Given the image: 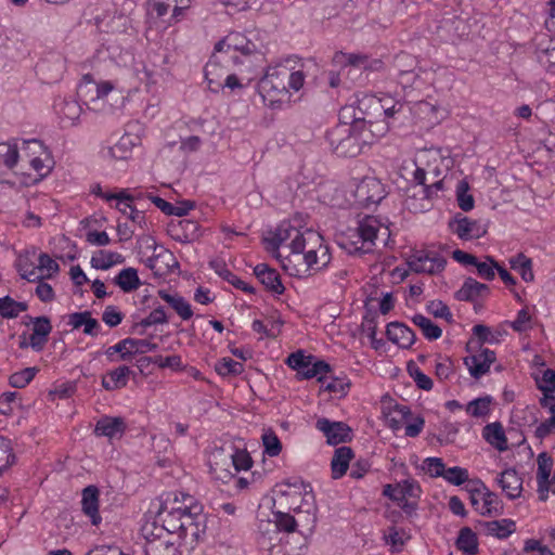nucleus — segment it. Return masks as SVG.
<instances>
[{
  "instance_id": "nucleus-1",
  "label": "nucleus",
  "mask_w": 555,
  "mask_h": 555,
  "mask_svg": "<svg viewBox=\"0 0 555 555\" xmlns=\"http://www.w3.org/2000/svg\"><path fill=\"white\" fill-rule=\"evenodd\" d=\"M206 515L191 495L183 503L149 516L141 526L145 555H182L179 541L193 545L205 534Z\"/></svg>"
},
{
  "instance_id": "nucleus-2",
  "label": "nucleus",
  "mask_w": 555,
  "mask_h": 555,
  "mask_svg": "<svg viewBox=\"0 0 555 555\" xmlns=\"http://www.w3.org/2000/svg\"><path fill=\"white\" fill-rule=\"evenodd\" d=\"M308 68V62L296 56L269 65L258 82L262 103L271 109H281L289 104L293 93L304 88Z\"/></svg>"
},
{
  "instance_id": "nucleus-3",
  "label": "nucleus",
  "mask_w": 555,
  "mask_h": 555,
  "mask_svg": "<svg viewBox=\"0 0 555 555\" xmlns=\"http://www.w3.org/2000/svg\"><path fill=\"white\" fill-rule=\"evenodd\" d=\"M305 242L298 260H281L283 269L292 276L306 278L312 271L325 269L332 260L330 246L319 232L308 231Z\"/></svg>"
},
{
  "instance_id": "nucleus-4",
  "label": "nucleus",
  "mask_w": 555,
  "mask_h": 555,
  "mask_svg": "<svg viewBox=\"0 0 555 555\" xmlns=\"http://www.w3.org/2000/svg\"><path fill=\"white\" fill-rule=\"evenodd\" d=\"M273 500L274 505L302 515L307 526H314L317 521L314 495L309 483L299 478L283 481L276 485Z\"/></svg>"
},
{
  "instance_id": "nucleus-5",
  "label": "nucleus",
  "mask_w": 555,
  "mask_h": 555,
  "mask_svg": "<svg viewBox=\"0 0 555 555\" xmlns=\"http://www.w3.org/2000/svg\"><path fill=\"white\" fill-rule=\"evenodd\" d=\"M366 120L360 117L351 122L340 121L327 131L326 139L333 152L343 157H354L361 153L363 145H367L373 135L365 130Z\"/></svg>"
},
{
  "instance_id": "nucleus-6",
  "label": "nucleus",
  "mask_w": 555,
  "mask_h": 555,
  "mask_svg": "<svg viewBox=\"0 0 555 555\" xmlns=\"http://www.w3.org/2000/svg\"><path fill=\"white\" fill-rule=\"evenodd\" d=\"M22 162L33 170H21L18 178L13 183L20 188L31 186L50 175L54 167V160L49 149L37 139L23 140L21 145Z\"/></svg>"
},
{
  "instance_id": "nucleus-7",
  "label": "nucleus",
  "mask_w": 555,
  "mask_h": 555,
  "mask_svg": "<svg viewBox=\"0 0 555 555\" xmlns=\"http://www.w3.org/2000/svg\"><path fill=\"white\" fill-rule=\"evenodd\" d=\"M216 53H225L235 66L254 74L263 62V53L256 43L241 33H230L215 46Z\"/></svg>"
},
{
  "instance_id": "nucleus-8",
  "label": "nucleus",
  "mask_w": 555,
  "mask_h": 555,
  "mask_svg": "<svg viewBox=\"0 0 555 555\" xmlns=\"http://www.w3.org/2000/svg\"><path fill=\"white\" fill-rule=\"evenodd\" d=\"M299 217L284 220L278 227L268 233L264 237L267 249L271 251L279 250L281 247L288 248L289 253L282 260H298L299 248L305 247L307 232L312 229L305 228Z\"/></svg>"
},
{
  "instance_id": "nucleus-9",
  "label": "nucleus",
  "mask_w": 555,
  "mask_h": 555,
  "mask_svg": "<svg viewBox=\"0 0 555 555\" xmlns=\"http://www.w3.org/2000/svg\"><path fill=\"white\" fill-rule=\"evenodd\" d=\"M452 165L448 152L441 149H426L420 151L413 160V180L417 184L428 185L433 181L443 179Z\"/></svg>"
},
{
  "instance_id": "nucleus-10",
  "label": "nucleus",
  "mask_w": 555,
  "mask_h": 555,
  "mask_svg": "<svg viewBox=\"0 0 555 555\" xmlns=\"http://www.w3.org/2000/svg\"><path fill=\"white\" fill-rule=\"evenodd\" d=\"M470 493V503L475 511L482 516H499L503 512V503L499 495L485 485L480 479H474L466 486Z\"/></svg>"
},
{
  "instance_id": "nucleus-11",
  "label": "nucleus",
  "mask_w": 555,
  "mask_h": 555,
  "mask_svg": "<svg viewBox=\"0 0 555 555\" xmlns=\"http://www.w3.org/2000/svg\"><path fill=\"white\" fill-rule=\"evenodd\" d=\"M210 476L223 483L233 478V446L212 447L207 453Z\"/></svg>"
},
{
  "instance_id": "nucleus-12",
  "label": "nucleus",
  "mask_w": 555,
  "mask_h": 555,
  "mask_svg": "<svg viewBox=\"0 0 555 555\" xmlns=\"http://www.w3.org/2000/svg\"><path fill=\"white\" fill-rule=\"evenodd\" d=\"M21 158V146L16 141L0 142V183L18 189L20 184L13 183L21 171L16 170Z\"/></svg>"
},
{
  "instance_id": "nucleus-13",
  "label": "nucleus",
  "mask_w": 555,
  "mask_h": 555,
  "mask_svg": "<svg viewBox=\"0 0 555 555\" xmlns=\"http://www.w3.org/2000/svg\"><path fill=\"white\" fill-rule=\"evenodd\" d=\"M442 191V183L440 180L433 181L428 185L417 184L408 189V195L404 201L405 207L412 212H424L431 208L433 201Z\"/></svg>"
},
{
  "instance_id": "nucleus-14",
  "label": "nucleus",
  "mask_w": 555,
  "mask_h": 555,
  "mask_svg": "<svg viewBox=\"0 0 555 555\" xmlns=\"http://www.w3.org/2000/svg\"><path fill=\"white\" fill-rule=\"evenodd\" d=\"M286 364L297 372L300 379L318 377L319 380H323V375L331 370L326 362L318 361L314 357L306 356L301 351L291 353L286 359Z\"/></svg>"
},
{
  "instance_id": "nucleus-15",
  "label": "nucleus",
  "mask_w": 555,
  "mask_h": 555,
  "mask_svg": "<svg viewBox=\"0 0 555 555\" xmlns=\"http://www.w3.org/2000/svg\"><path fill=\"white\" fill-rule=\"evenodd\" d=\"M115 89V83L111 80L96 81L92 75L86 74L82 76L78 85V94L88 104L93 105L94 108L99 104L104 103L107 95Z\"/></svg>"
},
{
  "instance_id": "nucleus-16",
  "label": "nucleus",
  "mask_w": 555,
  "mask_h": 555,
  "mask_svg": "<svg viewBox=\"0 0 555 555\" xmlns=\"http://www.w3.org/2000/svg\"><path fill=\"white\" fill-rule=\"evenodd\" d=\"M449 231L461 241H474L487 234V225L479 220L470 219L462 214H456L448 222Z\"/></svg>"
},
{
  "instance_id": "nucleus-17",
  "label": "nucleus",
  "mask_w": 555,
  "mask_h": 555,
  "mask_svg": "<svg viewBox=\"0 0 555 555\" xmlns=\"http://www.w3.org/2000/svg\"><path fill=\"white\" fill-rule=\"evenodd\" d=\"M447 264L446 258L436 251L417 250L408 259L410 270L415 273L438 274Z\"/></svg>"
},
{
  "instance_id": "nucleus-18",
  "label": "nucleus",
  "mask_w": 555,
  "mask_h": 555,
  "mask_svg": "<svg viewBox=\"0 0 555 555\" xmlns=\"http://www.w3.org/2000/svg\"><path fill=\"white\" fill-rule=\"evenodd\" d=\"M554 462L551 455L542 452L537 457V492L541 501L555 493V475L552 476Z\"/></svg>"
},
{
  "instance_id": "nucleus-19",
  "label": "nucleus",
  "mask_w": 555,
  "mask_h": 555,
  "mask_svg": "<svg viewBox=\"0 0 555 555\" xmlns=\"http://www.w3.org/2000/svg\"><path fill=\"white\" fill-rule=\"evenodd\" d=\"M138 142L139 139L137 137L126 133L115 144L102 149V158L111 165L117 162L126 163L131 158Z\"/></svg>"
},
{
  "instance_id": "nucleus-20",
  "label": "nucleus",
  "mask_w": 555,
  "mask_h": 555,
  "mask_svg": "<svg viewBox=\"0 0 555 555\" xmlns=\"http://www.w3.org/2000/svg\"><path fill=\"white\" fill-rule=\"evenodd\" d=\"M385 195L384 184L375 177L363 178L354 190L357 202L364 206L379 203Z\"/></svg>"
},
{
  "instance_id": "nucleus-21",
  "label": "nucleus",
  "mask_w": 555,
  "mask_h": 555,
  "mask_svg": "<svg viewBox=\"0 0 555 555\" xmlns=\"http://www.w3.org/2000/svg\"><path fill=\"white\" fill-rule=\"evenodd\" d=\"M495 360L496 356L493 350L479 348L477 351L464 358V364L469 375L475 379H479L490 372V367Z\"/></svg>"
},
{
  "instance_id": "nucleus-22",
  "label": "nucleus",
  "mask_w": 555,
  "mask_h": 555,
  "mask_svg": "<svg viewBox=\"0 0 555 555\" xmlns=\"http://www.w3.org/2000/svg\"><path fill=\"white\" fill-rule=\"evenodd\" d=\"M315 428L326 437L327 443L332 446L346 442L350 439V428L343 422L322 417L317 421Z\"/></svg>"
},
{
  "instance_id": "nucleus-23",
  "label": "nucleus",
  "mask_w": 555,
  "mask_h": 555,
  "mask_svg": "<svg viewBox=\"0 0 555 555\" xmlns=\"http://www.w3.org/2000/svg\"><path fill=\"white\" fill-rule=\"evenodd\" d=\"M496 486L509 500H516L522 493V477L515 468H506L495 477Z\"/></svg>"
},
{
  "instance_id": "nucleus-24",
  "label": "nucleus",
  "mask_w": 555,
  "mask_h": 555,
  "mask_svg": "<svg viewBox=\"0 0 555 555\" xmlns=\"http://www.w3.org/2000/svg\"><path fill=\"white\" fill-rule=\"evenodd\" d=\"M52 331V325L47 317H37L33 319V332L27 343H21L20 347H30L35 351H41L48 341Z\"/></svg>"
},
{
  "instance_id": "nucleus-25",
  "label": "nucleus",
  "mask_w": 555,
  "mask_h": 555,
  "mask_svg": "<svg viewBox=\"0 0 555 555\" xmlns=\"http://www.w3.org/2000/svg\"><path fill=\"white\" fill-rule=\"evenodd\" d=\"M359 223L365 236L362 246L369 248L370 253L375 247V243L379 236H389L388 228L385 227L377 217L365 216L363 219L359 221Z\"/></svg>"
},
{
  "instance_id": "nucleus-26",
  "label": "nucleus",
  "mask_w": 555,
  "mask_h": 555,
  "mask_svg": "<svg viewBox=\"0 0 555 555\" xmlns=\"http://www.w3.org/2000/svg\"><path fill=\"white\" fill-rule=\"evenodd\" d=\"M411 409L405 404H399L392 400L383 402V414L387 425L392 430H399L410 420Z\"/></svg>"
},
{
  "instance_id": "nucleus-27",
  "label": "nucleus",
  "mask_w": 555,
  "mask_h": 555,
  "mask_svg": "<svg viewBox=\"0 0 555 555\" xmlns=\"http://www.w3.org/2000/svg\"><path fill=\"white\" fill-rule=\"evenodd\" d=\"M53 108L63 127L76 125L82 112L80 104L73 99H57Z\"/></svg>"
},
{
  "instance_id": "nucleus-28",
  "label": "nucleus",
  "mask_w": 555,
  "mask_h": 555,
  "mask_svg": "<svg viewBox=\"0 0 555 555\" xmlns=\"http://www.w3.org/2000/svg\"><path fill=\"white\" fill-rule=\"evenodd\" d=\"M254 274L267 291L275 295H282L284 293L285 287L281 281L279 272L275 269L270 268L267 263H258L254 268Z\"/></svg>"
},
{
  "instance_id": "nucleus-29",
  "label": "nucleus",
  "mask_w": 555,
  "mask_h": 555,
  "mask_svg": "<svg viewBox=\"0 0 555 555\" xmlns=\"http://www.w3.org/2000/svg\"><path fill=\"white\" fill-rule=\"evenodd\" d=\"M386 336L389 341L400 348H410L415 343L414 332L401 322H390L386 326Z\"/></svg>"
},
{
  "instance_id": "nucleus-30",
  "label": "nucleus",
  "mask_w": 555,
  "mask_h": 555,
  "mask_svg": "<svg viewBox=\"0 0 555 555\" xmlns=\"http://www.w3.org/2000/svg\"><path fill=\"white\" fill-rule=\"evenodd\" d=\"M125 430L126 423L122 417L104 416L96 422L94 434L113 440L121 438Z\"/></svg>"
},
{
  "instance_id": "nucleus-31",
  "label": "nucleus",
  "mask_w": 555,
  "mask_h": 555,
  "mask_svg": "<svg viewBox=\"0 0 555 555\" xmlns=\"http://www.w3.org/2000/svg\"><path fill=\"white\" fill-rule=\"evenodd\" d=\"M365 236L361 229L360 223L356 228H350L346 232L341 233L338 240V244L349 254L357 253H370V249L363 247Z\"/></svg>"
},
{
  "instance_id": "nucleus-32",
  "label": "nucleus",
  "mask_w": 555,
  "mask_h": 555,
  "mask_svg": "<svg viewBox=\"0 0 555 555\" xmlns=\"http://www.w3.org/2000/svg\"><path fill=\"white\" fill-rule=\"evenodd\" d=\"M99 489L95 486H88L82 490L81 507L92 525H99L102 518L99 514Z\"/></svg>"
},
{
  "instance_id": "nucleus-33",
  "label": "nucleus",
  "mask_w": 555,
  "mask_h": 555,
  "mask_svg": "<svg viewBox=\"0 0 555 555\" xmlns=\"http://www.w3.org/2000/svg\"><path fill=\"white\" fill-rule=\"evenodd\" d=\"M158 297L167 302L183 321L190 320L193 317L192 306L178 293L160 289L158 291Z\"/></svg>"
},
{
  "instance_id": "nucleus-34",
  "label": "nucleus",
  "mask_w": 555,
  "mask_h": 555,
  "mask_svg": "<svg viewBox=\"0 0 555 555\" xmlns=\"http://www.w3.org/2000/svg\"><path fill=\"white\" fill-rule=\"evenodd\" d=\"M131 370L126 365L111 370L102 377V387L108 391L121 389L127 386Z\"/></svg>"
},
{
  "instance_id": "nucleus-35",
  "label": "nucleus",
  "mask_w": 555,
  "mask_h": 555,
  "mask_svg": "<svg viewBox=\"0 0 555 555\" xmlns=\"http://www.w3.org/2000/svg\"><path fill=\"white\" fill-rule=\"evenodd\" d=\"M411 112L414 118L429 127L439 122V109L435 103L429 101H420L412 105Z\"/></svg>"
},
{
  "instance_id": "nucleus-36",
  "label": "nucleus",
  "mask_w": 555,
  "mask_h": 555,
  "mask_svg": "<svg viewBox=\"0 0 555 555\" xmlns=\"http://www.w3.org/2000/svg\"><path fill=\"white\" fill-rule=\"evenodd\" d=\"M482 438L500 452L507 450L508 443L501 423L493 422L486 425L482 429Z\"/></svg>"
},
{
  "instance_id": "nucleus-37",
  "label": "nucleus",
  "mask_w": 555,
  "mask_h": 555,
  "mask_svg": "<svg viewBox=\"0 0 555 555\" xmlns=\"http://www.w3.org/2000/svg\"><path fill=\"white\" fill-rule=\"evenodd\" d=\"M260 441L262 455L266 457H278L283 451V443L271 427L262 428Z\"/></svg>"
},
{
  "instance_id": "nucleus-38",
  "label": "nucleus",
  "mask_w": 555,
  "mask_h": 555,
  "mask_svg": "<svg viewBox=\"0 0 555 555\" xmlns=\"http://www.w3.org/2000/svg\"><path fill=\"white\" fill-rule=\"evenodd\" d=\"M352 457L353 453L349 447H340L335 451L331 462L332 476L334 479H339L347 473Z\"/></svg>"
},
{
  "instance_id": "nucleus-39",
  "label": "nucleus",
  "mask_w": 555,
  "mask_h": 555,
  "mask_svg": "<svg viewBox=\"0 0 555 555\" xmlns=\"http://www.w3.org/2000/svg\"><path fill=\"white\" fill-rule=\"evenodd\" d=\"M508 263L512 270L519 273L524 282L531 283L534 281L532 260L524 253H518L511 257Z\"/></svg>"
},
{
  "instance_id": "nucleus-40",
  "label": "nucleus",
  "mask_w": 555,
  "mask_h": 555,
  "mask_svg": "<svg viewBox=\"0 0 555 555\" xmlns=\"http://www.w3.org/2000/svg\"><path fill=\"white\" fill-rule=\"evenodd\" d=\"M124 256L117 251L99 250L91 257V267L96 270H108L109 268L122 263Z\"/></svg>"
},
{
  "instance_id": "nucleus-41",
  "label": "nucleus",
  "mask_w": 555,
  "mask_h": 555,
  "mask_svg": "<svg viewBox=\"0 0 555 555\" xmlns=\"http://www.w3.org/2000/svg\"><path fill=\"white\" fill-rule=\"evenodd\" d=\"M35 253H26L20 255L16 260V268L20 275L29 281L36 282L37 280H42V275L38 274V268L34 260Z\"/></svg>"
},
{
  "instance_id": "nucleus-42",
  "label": "nucleus",
  "mask_w": 555,
  "mask_h": 555,
  "mask_svg": "<svg viewBox=\"0 0 555 555\" xmlns=\"http://www.w3.org/2000/svg\"><path fill=\"white\" fill-rule=\"evenodd\" d=\"M114 283L124 293H131L138 289L141 285L137 269L131 267L120 270L119 273L114 278Z\"/></svg>"
},
{
  "instance_id": "nucleus-43",
  "label": "nucleus",
  "mask_w": 555,
  "mask_h": 555,
  "mask_svg": "<svg viewBox=\"0 0 555 555\" xmlns=\"http://www.w3.org/2000/svg\"><path fill=\"white\" fill-rule=\"evenodd\" d=\"M222 75V67L220 66L217 53L215 52L205 66V77L211 91L217 92L220 89H223L221 80Z\"/></svg>"
},
{
  "instance_id": "nucleus-44",
  "label": "nucleus",
  "mask_w": 555,
  "mask_h": 555,
  "mask_svg": "<svg viewBox=\"0 0 555 555\" xmlns=\"http://www.w3.org/2000/svg\"><path fill=\"white\" fill-rule=\"evenodd\" d=\"M537 57L547 72L555 74V37L548 39L545 43H540Z\"/></svg>"
},
{
  "instance_id": "nucleus-45",
  "label": "nucleus",
  "mask_w": 555,
  "mask_h": 555,
  "mask_svg": "<svg viewBox=\"0 0 555 555\" xmlns=\"http://www.w3.org/2000/svg\"><path fill=\"white\" fill-rule=\"evenodd\" d=\"M489 288L486 284H482L474 279H467L457 292V298L460 300H474L488 293Z\"/></svg>"
},
{
  "instance_id": "nucleus-46",
  "label": "nucleus",
  "mask_w": 555,
  "mask_h": 555,
  "mask_svg": "<svg viewBox=\"0 0 555 555\" xmlns=\"http://www.w3.org/2000/svg\"><path fill=\"white\" fill-rule=\"evenodd\" d=\"M486 530L489 534L499 539H505L509 537L516 530L515 521L511 519L491 520L485 524Z\"/></svg>"
},
{
  "instance_id": "nucleus-47",
  "label": "nucleus",
  "mask_w": 555,
  "mask_h": 555,
  "mask_svg": "<svg viewBox=\"0 0 555 555\" xmlns=\"http://www.w3.org/2000/svg\"><path fill=\"white\" fill-rule=\"evenodd\" d=\"M456 546L467 555H475L478 551L477 535L470 528H462L456 539Z\"/></svg>"
},
{
  "instance_id": "nucleus-48",
  "label": "nucleus",
  "mask_w": 555,
  "mask_h": 555,
  "mask_svg": "<svg viewBox=\"0 0 555 555\" xmlns=\"http://www.w3.org/2000/svg\"><path fill=\"white\" fill-rule=\"evenodd\" d=\"M412 321L427 339L436 340L441 337L442 330L427 317L418 313L412 318Z\"/></svg>"
},
{
  "instance_id": "nucleus-49",
  "label": "nucleus",
  "mask_w": 555,
  "mask_h": 555,
  "mask_svg": "<svg viewBox=\"0 0 555 555\" xmlns=\"http://www.w3.org/2000/svg\"><path fill=\"white\" fill-rule=\"evenodd\" d=\"M27 304L16 301L10 296L0 298V314L5 319H13L18 317L22 312L27 310Z\"/></svg>"
},
{
  "instance_id": "nucleus-50",
  "label": "nucleus",
  "mask_w": 555,
  "mask_h": 555,
  "mask_svg": "<svg viewBox=\"0 0 555 555\" xmlns=\"http://www.w3.org/2000/svg\"><path fill=\"white\" fill-rule=\"evenodd\" d=\"M215 370L222 377L237 376L244 372V365L229 357H224L217 361Z\"/></svg>"
},
{
  "instance_id": "nucleus-51",
  "label": "nucleus",
  "mask_w": 555,
  "mask_h": 555,
  "mask_svg": "<svg viewBox=\"0 0 555 555\" xmlns=\"http://www.w3.org/2000/svg\"><path fill=\"white\" fill-rule=\"evenodd\" d=\"M443 480L452 486H463L466 483L469 485V472L467 468L461 466L446 467Z\"/></svg>"
},
{
  "instance_id": "nucleus-52",
  "label": "nucleus",
  "mask_w": 555,
  "mask_h": 555,
  "mask_svg": "<svg viewBox=\"0 0 555 555\" xmlns=\"http://www.w3.org/2000/svg\"><path fill=\"white\" fill-rule=\"evenodd\" d=\"M469 183L463 179L457 182L455 195L459 207L463 211H470L475 206V201L473 195L469 193Z\"/></svg>"
},
{
  "instance_id": "nucleus-53",
  "label": "nucleus",
  "mask_w": 555,
  "mask_h": 555,
  "mask_svg": "<svg viewBox=\"0 0 555 555\" xmlns=\"http://www.w3.org/2000/svg\"><path fill=\"white\" fill-rule=\"evenodd\" d=\"M333 62L337 66H353L357 68H365L367 59L362 54L337 52L333 57Z\"/></svg>"
},
{
  "instance_id": "nucleus-54",
  "label": "nucleus",
  "mask_w": 555,
  "mask_h": 555,
  "mask_svg": "<svg viewBox=\"0 0 555 555\" xmlns=\"http://www.w3.org/2000/svg\"><path fill=\"white\" fill-rule=\"evenodd\" d=\"M37 260L38 274L42 275V280L51 279L59 273V263L48 254L41 253Z\"/></svg>"
},
{
  "instance_id": "nucleus-55",
  "label": "nucleus",
  "mask_w": 555,
  "mask_h": 555,
  "mask_svg": "<svg viewBox=\"0 0 555 555\" xmlns=\"http://www.w3.org/2000/svg\"><path fill=\"white\" fill-rule=\"evenodd\" d=\"M465 411L474 417H486L491 411V397L486 396L468 402Z\"/></svg>"
},
{
  "instance_id": "nucleus-56",
  "label": "nucleus",
  "mask_w": 555,
  "mask_h": 555,
  "mask_svg": "<svg viewBox=\"0 0 555 555\" xmlns=\"http://www.w3.org/2000/svg\"><path fill=\"white\" fill-rule=\"evenodd\" d=\"M421 469L430 478H442L446 470V465L441 457L429 456L423 460Z\"/></svg>"
},
{
  "instance_id": "nucleus-57",
  "label": "nucleus",
  "mask_w": 555,
  "mask_h": 555,
  "mask_svg": "<svg viewBox=\"0 0 555 555\" xmlns=\"http://www.w3.org/2000/svg\"><path fill=\"white\" fill-rule=\"evenodd\" d=\"M507 325L513 328V331L517 333H526L532 330V315L529 312L528 308L520 309L516 318L513 321H507Z\"/></svg>"
},
{
  "instance_id": "nucleus-58",
  "label": "nucleus",
  "mask_w": 555,
  "mask_h": 555,
  "mask_svg": "<svg viewBox=\"0 0 555 555\" xmlns=\"http://www.w3.org/2000/svg\"><path fill=\"white\" fill-rule=\"evenodd\" d=\"M146 360L154 363L159 369H170L172 371H183L185 369L182 358L179 354H171L168 357L155 356L154 358H147Z\"/></svg>"
},
{
  "instance_id": "nucleus-59",
  "label": "nucleus",
  "mask_w": 555,
  "mask_h": 555,
  "mask_svg": "<svg viewBox=\"0 0 555 555\" xmlns=\"http://www.w3.org/2000/svg\"><path fill=\"white\" fill-rule=\"evenodd\" d=\"M15 462L11 440L0 436V473L11 467Z\"/></svg>"
},
{
  "instance_id": "nucleus-60",
  "label": "nucleus",
  "mask_w": 555,
  "mask_h": 555,
  "mask_svg": "<svg viewBox=\"0 0 555 555\" xmlns=\"http://www.w3.org/2000/svg\"><path fill=\"white\" fill-rule=\"evenodd\" d=\"M537 387L548 397L550 393L555 391V371L551 369L544 370L541 375L535 376Z\"/></svg>"
},
{
  "instance_id": "nucleus-61",
  "label": "nucleus",
  "mask_w": 555,
  "mask_h": 555,
  "mask_svg": "<svg viewBox=\"0 0 555 555\" xmlns=\"http://www.w3.org/2000/svg\"><path fill=\"white\" fill-rule=\"evenodd\" d=\"M253 466L250 454L245 449H236L233 446V474L242 470H248Z\"/></svg>"
},
{
  "instance_id": "nucleus-62",
  "label": "nucleus",
  "mask_w": 555,
  "mask_h": 555,
  "mask_svg": "<svg viewBox=\"0 0 555 555\" xmlns=\"http://www.w3.org/2000/svg\"><path fill=\"white\" fill-rule=\"evenodd\" d=\"M38 370L36 367H26L10 376V385L14 388L26 387L36 376Z\"/></svg>"
},
{
  "instance_id": "nucleus-63",
  "label": "nucleus",
  "mask_w": 555,
  "mask_h": 555,
  "mask_svg": "<svg viewBox=\"0 0 555 555\" xmlns=\"http://www.w3.org/2000/svg\"><path fill=\"white\" fill-rule=\"evenodd\" d=\"M472 331L481 343L498 344L502 336L500 332L494 333L483 324L474 325Z\"/></svg>"
},
{
  "instance_id": "nucleus-64",
  "label": "nucleus",
  "mask_w": 555,
  "mask_h": 555,
  "mask_svg": "<svg viewBox=\"0 0 555 555\" xmlns=\"http://www.w3.org/2000/svg\"><path fill=\"white\" fill-rule=\"evenodd\" d=\"M551 416L539 424L535 428V436L538 438H545L550 434L555 433V403L551 406Z\"/></svg>"
}]
</instances>
